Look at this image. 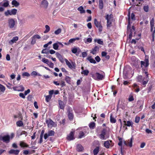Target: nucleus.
I'll return each instance as SVG.
<instances>
[{"mask_svg":"<svg viewBox=\"0 0 155 155\" xmlns=\"http://www.w3.org/2000/svg\"><path fill=\"white\" fill-rule=\"evenodd\" d=\"M54 131L52 130L49 131L48 133H45L44 135V138L46 140L49 136H53L54 134Z\"/></svg>","mask_w":155,"mask_h":155,"instance_id":"9","label":"nucleus"},{"mask_svg":"<svg viewBox=\"0 0 155 155\" xmlns=\"http://www.w3.org/2000/svg\"><path fill=\"white\" fill-rule=\"evenodd\" d=\"M23 76H26L27 77H29L30 76V74L29 73L27 72H25L22 74Z\"/></svg>","mask_w":155,"mask_h":155,"instance_id":"57","label":"nucleus"},{"mask_svg":"<svg viewBox=\"0 0 155 155\" xmlns=\"http://www.w3.org/2000/svg\"><path fill=\"white\" fill-rule=\"evenodd\" d=\"M48 5V2L47 0H43L41 3V7L45 9L47 8Z\"/></svg>","mask_w":155,"mask_h":155,"instance_id":"11","label":"nucleus"},{"mask_svg":"<svg viewBox=\"0 0 155 155\" xmlns=\"http://www.w3.org/2000/svg\"><path fill=\"white\" fill-rule=\"evenodd\" d=\"M95 42H97V43L100 45H103V42L102 41H101L100 39H95L94 40Z\"/></svg>","mask_w":155,"mask_h":155,"instance_id":"41","label":"nucleus"},{"mask_svg":"<svg viewBox=\"0 0 155 155\" xmlns=\"http://www.w3.org/2000/svg\"><path fill=\"white\" fill-rule=\"evenodd\" d=\"M52 41H50L44 45V47L45 48H46L48 47V46L49 45H51L52 44Z\"/></svg>","mask_w":155,"mask_h":155,"instance_id":"56","label":"nucleus"},{"mask_svg":"<svg viewBox=\"0 0 155 155\" xmlns=\"http://www.w3.org/2000/svg\"><path fill=\"white\" fill-rule=\"evenodd\" d=\"M18 40V37L17 36L14 37L12 38V39L9 41V43L10 44L12 45L13 43L17 41Z\"/></svg>","mask_w":155,"mask_h":155,"instance_id":"18","label":"nucleus"},{"mask_svg":"<svg viewBox=\"0 0 155 155\" xmlns=\"http://www.w3.org/2000/svg\"><path fill=\"white\" fill-rule=\"evenodd\" d=\"M110 122L112 123H115L116 122V120L115 118L113 117L112 114H111L110 116Z\"/></svg>","mask_w":155,"mask_h":155,"instance_id":"34","label":"nucleus"},{"mask_svg":"<svg viewBox=\"0 0 155 155\" xmlns=\"http://www.w3.org/2000/svg\"><path fill=\"white\" fill-rule=\"evenodd\" d=\"M52 41H50L44 45V47L45 48H46L48 47V46L49 45H51L52 44Z\"/></svg>","mask_w":155,"mask_h":155,"instance_id":"55","label":"nucleus"},{"mask_svg":"<svg viewBox=\"0 0 155 155\" xmlns=\"http://www.w3.org/2000/svg\"><path fill=\"white\" fill-rule=\"evenodd\" d=\"M5 2L3 3L2 2L0 3V5L2 6L5 7H7L9 5L8 1L7 0H5Z\"/></svg>","mask_w":155,"mask_h":155,"instance_id":"20","label":"nucleus"},{"mask_svg":"<svg viewBox=\"0 0 155 155\" xmlns=\"http://www.w3.org/2000/svg\"><path fill=\"white\" fill-rule=\"evenodd\" d=\"M20 146L22 148L28 147V145L27 143L23 141L20 142Z\"/></svg>","mask_w":155,"mask_h":155,"instance_id":"23","label":"nucleus"},{"mask_svg":"<svg viewBox=\"0 0 155 155\" xmlns=\"http://www.w3.org/2000/svg\"><path fill=\"white\" fill-rule=\"evenodd\" d=\"M81 51L80 49L78 48H73L72 50V52L74 54H76V55H78Z\"/></svg>","mask_w":155,"mask_h":155,"instance_id":"16","label":"nucleus"},{"mask_svg":"<svg viewBox=\"0 0 155 155\" xmlns=\"http://www.w3.org/2000/svg\"><path fill=\"white\" fill-rule=\"evenodd\" d=\"M65 80L67 83L69 84H71V78L69 76H66L65 78Z\"/></svg>","mask_w":155,"mask_h":155,"instance_id":"37","label":"nucleus"},{"mask_svg":"<svg viewBox=\"0 0 155 155\" xmlns=\"http://www.w3.org/2000/svg\"><path fill=\"white\" fill-rule=\"evenodd\" d=\"M65 61L66 64L68 66L69 68L71 69H75V64L74 63L72 62L71 64L66 59H65Z\"/></svg>","mask_w":155,"mask_h":155,"instance_id":"6","label":"nucleus"},{"mask_svg":"<svg viewBox=\"0 0 155 155\" xmlns=\"http://www.w3.org/2000/svg\"><path fill=\"white\" fill-rule=\"evenodd\" d=\"M124 125L128 127H130L132 125V122L130 121H126L125 120L124 121Z\"/></svg>","mask_w":155,"mask_h":155,"instance_id":"22","label":"nucleus"},{"mask_svg":"<svg viewBox=\"0 0 155 155\" xmlns=\"http://www.w3.org/2000/svg\"><path fill=\"white\" fill-rule=\"evenodd\" d=\"M41 53L43 54H48L49 53V51L47 48H45L42 50Z\"/></svg>","mask_w":155,"mask_h":155,"instance_id":"51","label":"nucleus"},{"mask_svg":"<svg viewBox=\"0 0 155 155\" xmlns=\"http://www.w3.org/2000/svg\"><path fill=\"white\" fill-rule=\"evenodd\" d=\"M5 90V87L0 84V90L2 92H4Z\"/></svg>","mask_w":155,"mask_h":155,"instance_id":"46","label":"nucleus"},{"mask_svg":"<svg viewBox=\"0 0 155 155\" xmlns=\"http://www.w3.org/2000/svg\"><path fill=\"white\" fill-rule=\"evenodd\" d=\"M98 5L100 9L101 10L103 8L104 5L102 0H99Z\"/></svg>","mask_w":155,"mask_h":155,"instance_id":"25","label":"nucleus"},{"mask_svg":"<svg viewBox=\"0 0 155 155\" xmlns=\"http://www.w3.org/2000/svg\"><path fill=\"white\" fill-rule=\"evenodd\" d=\"M19 96L22 98L24 99L25 98V94L22 93H21L19 94Z\"/></svg>","mask_w":155,"mask_h":155,"instance_id":"59","label":"nucleus"},{"mask_svg":"<svg viewBox=\"0 0 155 155\" xmlns=\"http://www.w3.org/2000/svg\"><path fill=\"white\" fill-rule=\"evenodd\" d=\"M105 18L107 21V20H109V21H112L113 15L112 14H110V15H107L106 16Z\"/></svg>","mask_w":155,"mask_h":155,"instance_id":"29","label":"nucleus"},{"mask_svg":"<svg viewBox=\"0 0 155 155\" xmlns=\"http://www.w3.org/2000/svg\"><path fill=\"white\" fill-rule=\"evenodd\" d=\"M150 26H154V19L153 18H152L150 21Z\"/></svg>","mask_w":155,"mask_h":155,"instance_id":"53","label":"nucleus"},{"mask_svg":"<svg viewBox=\"0 0 155 155\" xmlns=\"http://www.w3.org/2000/svg\"><path fill=\"white\" fill-rule=\"evenodd\" d=\"M135 15L134 13H132L131 15V18L132 20H135Z\"/></svg>","mask_w":155,"mask_h":155,"instance_id":"62","label":"nucleus"},{"mask_svg":"<svg viewBox=\"0 0 155 155\" xmlns=\"http://www.w3.org/2000/svg\"><path fill=\"white\" fill-rule=\"evenodd\" d=\"M19 152L20 150H15L12 149L8 151V153L10 154H14L15 155H18Z\"/></svg>","mask_w":155,"mask_h":155,"instance_id":"14","label":"nucleus"},{"mask_svg":"<svg viewBox=\"0 0 155 155\" xmlns=\"http://www.w3.org/2000/svg\"><path fill=\"white\" fill-rule=\"evenodd\" d=\"M91 77L96 80H102L104 79V75L97 72L94 74L91 73Z\"/></svg>","mask_w":155,"mask_h":155,"instance_id":"1","label":"nucleus"},{"mask_svg":"<svg viewBox=\"0 0 155 155\" xmlns=\"http://www.w3.org/2000/svg\"><path fill=\"white\" fill-rule=\"evenodd\" d=\"M89 72V71L87 70H85L83 71H82L81 72L82 74H83L84 75L87 76Z\"/></svg>","mask_w":155,"mask_h":155,"instance_id":"36","label":"nucleus"},{"mask_svg":"<svg viewBox=\"0 0 155 155\" xmlns=\"http://www.w3.org/2000/svg\"><path fill=\"white\" fill-rule=\"evenodd\" d=\"M31 76L34 77H35L36 75H39V74H38V73L37 72L35 71H33L31 73Z\"/></svg>","mask_w":155,"mask_h":155,"instance_id":"43","label":"nucleus"},{"mask_svg":"<svg viewBox=\"0 0 155 155\" xmlns=\"http://www.w3.org/2000/svg\"><path fill=\"white\" fill-rule=\"evenodd\" d=\"M106 132V129H103L101 131V134L104 135H105Z\"/></svg>","mask_w":155,"mask_h":155,"instance_id":"64","label":"nucleus"},{"mask_svg":"<svg viewBox=\"0 0 155 155\" xmlns=\"http://www.w3.org/2000/svg\"><path fill=\"white\" fill-rule=\"evenodd\" d=\"M144 61H141L140 62L142 67L143 66H144L145 67H147L149 65V61L148 59H145Z\"/></svg>","mask_w":155,"mask_h":155,"instance_id":"13","label":"nucleus"},{"mask_svg":"<svg viewBox=\"0 0 155 155\" xmlns=\"http://www.w3.org/2000/svg\"><path fill=\"white\" fill-rule=\"evenodd\" d=\"M128 24L127 26V33H129V39H131L132 38L133 30L131 28V27H130V17L129 15H128Z\"/></svg>","mask_w":155,"mask_h":155,"instance_id":"4","label":"nucleus"},{"mask_svg":"<svg viewBox=\"0 0 155 155\" xmlns=\"http://www.w3.org/2000/svg\"><path fill=\"white\" fill-rule=\"evenodd\" d=\"M10 136L8 135H5L3 136H0V140L6 143H8L10 141Z\"/></svg>","mask_w":155,"mask_h":155,"instance_id":"5","label":"nucleus"},{"mask_svg":"<svg viewBox=\"0 0 155 155\" xmlns=\"http://www.w3.org/2000/svg\"><path fill=\"white\" fill-rule=\"evenodd\" d=\"M42 61L43 62L47 64H48L49 62L48 60L46 59L45 58H42Z\"/></svg>","mask_w":155,"mask_h":155,"instance_id":"50","label":"nucleus"},{"mask_svg":"<svg viewBox=\"0 0 155 155\" xmlns=\"http://www.w3.org/2000/svg\"><path fill=\"white\" fill-rule=\"evenodd\" d=\"M112 21H109V20H107V27L110 28L111 26Z\"/></svg>","mask_w":155,"mask_h":155,"instance_id":"40","label":"nucleus"},{"mask_svg":"<svg viewBox=\"0 0 155 155\" xmlns=\"http://www.w3.org/2000/svg\"><path fill=\"white\" fill-rule=\"evenodd\" d=\"M137 81L139 82H141L142 80V76L141 75H138L137 77Z\"/></svg>","mask_w":155,"mask_h":155,"instance_id":"47","label":"nucleus"},{"mask_svg":"<svg viewBox=\"0 0 155 155\" xmlns=\"http://www.w3.org/2000/svg\"><path fill=\"white\" fill-rule=\"evenodd\" d=\"M52 97V96H51L50 95H47L46 97V98L45 100L46 101L48 102L51 99V98Z\"/></svg>","mask_w":155,"mask_h":155,"instance_id":"48","label":"nucleus"},{"mask_svg":"<svg viewBox=\"0 0 155 155\" xmlns=\"http://www.w3.org/2000/svg\"><path fill=\"white\" fill-rule=\"evenodd\" d=\"M46 123L49 127L51 128L52 127H55L56 125V124L51 119L46 120Z\"/></svg>","mask_w":155,"mask_h":155,"instance_id":"7","label":"nucleus"},{"mask_svg":"<svg viewBox=\"0 0 155 155\" xmlns=\"http://www.w3.org/2000/svg\"><path fill=\"white\" fill-rule=\"evenodd\" d=\"M87 59L91 63L95 64L96 63V61L93 58H92V56H89L87 58Z\"/></svg>","mask_w":155,"mask_h":155,"instance_id":"19","label":"nucleus"},{"mask_svg":"<svg viewBox=\"0 0 155 155\" xmlns=\"http://www.w3.org/2000/svg\"><path fill=\"white\" fill-rule=\"evenodd\" d=\"M58 103L60 108L61 109L63 110L64 108V102L61 100L58 101Z\"/></svg>","mask_w":155,"mask_h":155,"instance_id":"21","label":"nucleus"},{"mask_svg":"<svg viewBox=\"0 0 155 155\" xmlns=\"http://www.w3.org/2000/svg\"><path fill=\"white\" fill-rule=\"evenodd\" d=\"M89 126L90 129H94L95 128V124L94 122H92L89 124Z\"/></svg>","mask_w":155,"mask_h":155,"instance_id":"35","label":"nucleus"},{"mask_svg":"<svg viewBox=\"0 0 155 155\" xmlns=\"http://www.w3.org/2000/svg\"><path fill=\"white\" fill-rule=\"evenodd\" d=\"M61 32V29L60 28H58L57 30L55 31L54 32V33L56 35H58L60 34Z\"/></svg>","mask_w":155,"mask_h":155,"instance_id":"52","label":"nucleus"},{"mask_svg":"<svg viewBox=\"0 0 155 155\" xmlns=\"http://www.w3.org/2000/svg\"><path fill=\"white\" fill-rule=\"evenodd\" d=\"M58 44V43H55L53 44V48L54 50H57L58 49L59 47Z\"/></svg>","mask_w":155,"mask_h":155,"instance_id":"38","label":"nucleus"},{"mask_svg":"<svg viewBox=\"0 0 155 155\" xmlns=\"http://www.w3.org/2000/svg\"><path fill=\"white\" fill-rule=\"evenodd\" d=\"M45 28H46L45 30L44 31L45 33H48L50 30V28L49 26L48 25H46L45 26Z\"/></svg>","mask_w":155,"mask_h":155,"instance_id":"42","label":"nucleus"},{"mask_svg":"<svg viewBox=\"0 0 155 155\" xmlns=\"http://www.w3.org/2000/svg\"><path fill=\"white\" fill-rule=\"evenodd\" d=\"M133 139V137L132 136L130 140H128L127 142L124 141V144L126 146H129L130 147H131L132 146V143Z\"/></svg>","mask_w":155,"mask_h":155,"instance_id":"8","label":"nucleus"},{"mask_svg":"<svg viewBox=\"0 0 155 155\" xmlns=\"http://www.w3.org/2000/svg\"><path fill=\"white\" fill-rule=\"evenodd\" d=\"M56 57L59 59L60 61L61 62H63V58L61 55L58 52H57L56 54Z\"/></svg>","mask_w":155,"mask_h":155,"instance_id":"24","label":"nucleus"},{"mask_svg":"<svg viewBox=\"0 0 155 155\" xmlns=\"http://www.w3.org/2000/svg\"><path fill=\"white\" fill-rule=\"evenodd\" d=\"M99 151V148L97 147L93 150V153L94 155H96Z\"/></svg>","mask_w":155,"mask_h":155,"instance_id":"39","label":"nucleus"},{"mask_svg":"<svg viewBox=\"0 0 155 155\" xmlns=\"http://www.w3.org/2000/svg\"><path fill=\"white\" fill-rule=\"evenodd\" d=\"M12 5H14L15 7H17L19 5V3L16 0H13L12 2Z\"/></svg>","mask_w":155,"mask_h":155,"instance_id":"27","label":"nucleus"},{"mask_svg":"<svg viewBox=\"0 0 155 155\" xmlns=\"http://www.w3.org/2000/svg\"><path fill=\"white\" fill-rule=\"evenodd\" d=\"M95 59L96 61L98 62H99L101 60V58L98 56H97L95 57Z\"/></svg>","mask_w":155,"mask_h":155,"instance_id":"63","label":"nucleus"},{"mask_svg":"<svg viewBox=\"0 0 155 155\" xmlns=\"http://www.w3.org/2000/svg\"><path fill=\"white\" fill-rule=\"evenodd\" d=\"M36 38L39 39V35H34L32 37V40L31 42V44L33 45L35 43Z\"/></svg>","mask_w":155,"mask_h":155,"instance_id":"17","label":"nucleus"},{"mask_svg":"<svg viewBox=\"0 0 155 155\" xmlns=\"http://www.w3.org/2000/svg\"><path fill=\"white\" fill-rule=\"evenodd\" d=\"M110 142H111V141H106L104 143V147L107 148H108L109 147L110 145Z\"/></svg>","mask_w":155,"mask_h":155,"instance_id":"28","label":"nucleus"},{"mask_svg":"<svg viewBox=\"0 0 155 155\" xmlns=\"http://www.w3.org/2000/svg\"><path fill=\"white\" fill-rule=\"evenodd\" d=\"M94 24L97 27H98L100 25H101V22H98L96 18L94 19Z\"/></svg>","mask_w":155,"mask_h":155,"instance_id":"30","label":"nucleus"},{"mask_svg":"<svg viewBox=\"0 0 155 155\" xmlns=\"http://www.w3.org/2000/svg\"><path fill=\"white\" fill-rule=\"evenodd\" d=\"M140 117H139L136 116L135 117V122L136 123H138L140 120Z\"/></svg>","mask_w":155,"mask_h":155,"instance_id":"61","label":"nucleus"},{"mask_svg":"<svg viewBox=\"0 0 155 155\" xmlns=\"http://www.w3.org/2000/svg\"><path fill=\"white\" fill-rule=\"evenodd\" d=\"M122 141H119V142L118 143V145L121 147V153L122 154Z\"/></svg>","mask_w":155,"mask_h":155,"instance_id":"58","label":"nucleus"},{"mask_svg":"<svg viewBox=\"0 0 155 155\" xmlns=\"http://www.w3.org/2000/svg\"><path fill=\"white\" fill-rule=\"evenodd\" d=\"M16 124L17 126L21 127L23 125V122L22 120H18L16 123Z\"/></svg>","mask_w":155,"mask_h":155,"instance_id":"33","label":"nucleus"},{"mask_svg":"<svg viewBox=\"0 0 155 155\" xmlns=\"http://www.w3.org/2000/svg\"><path fill=\"white\" fill-rule=\"evenodd\" d=\"M99 48L97 46H95V47L92 49L90 51V53L93 54H96L97 51H98Z\"/></svg>","mask_w":155,"mask_h":155,"instance_id":"15","label":"nucleus"},{"mask_svg":"<svg viewBox=\"0 0 155 155\" xmlns=\"http://www.w3.org/2000/svg\"><path fill=\"white\" fill-rule=\"evenodd\" d=\"M78 10L80 11L81 14L84 13L85 12V11L84 9L82 6H80L78 8Z\"/></svg>","mask_w":155,"mask_h":155,"instance_id":"32","label":"nucleus"},{"mask_svg":"<svg viewBox=\"0 0 155 155\" xmlns=\"http://www.w3.org/2000/svg\"><path fill=\"white\" fill-rule=\"evenodd\" d=\"M17 12V10L15 8L12 9L11 10H8L7 11L5 12L4 14L5 16H7L8 15H15Z\"/></svg>","mask_w":155,"mask_h":155,"instance_id":"3","label":"nucleus"},{"mask_svg":"<svg viewBox=\"0 0 155 155\" xmlns=\"http://www.w3.org/2000/svg\"><path fill=\"white\" fill-rule=\"evenodd\" d=\"M86 40V41H85V39H84V42L86 43H87V42L90 43L92 41V39L91 38H88L87 39L85 38Z\"/></svg>","mask_w":155,"mask_h":155,"instance_id":"44","label":"nucleus"},{"mask_svg":"<svg viewBox=\"0 0 155 155\" xmlns=\"http://www.w3.org/2000/svg\"><path fill=\"white\" fill-rule=\"evenodd\" d=\"M84 134L82 131H81L79 133V136L78 138H81L82 137H84Z\"/></svg>","mask_w":155,"mask_h":155,"instance_id":"45","label":"nucleus"},{"mask_svg":"<svg viewBox=\"0 0 155 155\" xmlns=\"http://www.w3.org/2000/svg\"><path fill=\"white\" fill-rule=\"evenodd\" d=\"M143 9L145 12H147L148 11L149 9V7L148 5L144 6Z\"/></svg>","mask_w":155,"mask_h":155,"instance_id":"54","label":"nucleus"},{"mask_svg":"<svg viewBox=\"0 0 155 155\" xmlns=\"http://www.w3.org/2000/svg\"><path fill=\"white\" fill-rule=\"evenodd\" d=\"M68 117L70 120H72L73 119V114L72 113H71L70 111H68Z\"/></svg>","mask_w":155,"mask_h":155,"instance_id":"31","label":"nucleus"},{"mask_svg":"<svg viewBox=\"0 0 155 155\" xmlns=\"http://www.w3.org/2000/svg\"><path fill=\"white\" fill-rule=\"evenodd\" d=\"M134 100V98L132 95H130L129 96L128 98V101H131Z\"/></svg>","mask_w":155,"mask_h":155,"instance_id":"60","label":"nucleus"},{"mask_svg":"<svg viewBox=\"0 0 155 155\" xmlns=\"http://www.w3.org/2000/svg\"><path fill=\"white\" fill-rule=\"evenodd\" d=\"M8 27L12 29L15 27L16 26L15 21L12 18H9L8 20Z\"/></svg>","mask_w":155,"mask_h":155,"instance_id":"2","label":"nucleus"},{"mask_svg":"<svg viewBox=\"0 0 155 155\" xmlns=\"http://www.w3.org/2000/svg\"><path fill=\"white\" fill-rule=\"evenodd\" d=\"M13 89L15 91H23L24 90V87L23 85H20L19 87L16 86L13 87Z\"/></svg>","mask_w":155,"mask_h":155,"instance_id":"10","label":"nucleus"},{"mask_svg":"<svg viewBox=\"0 0 155 155\" xmlns=\"http://www.w3.org/2000/svg\"><path fill=\"white\" fill-rule=\"evenodd\" d=\"M47 64L51 68H54V64L51 61H49Z\"/></svg>","mask_w":155,"mask_h":155,"instance_id":"49","label":"nucleus"},{"mask_svg":"<svg viewBox=\"0 0 155 155\" xmlns=\"http://www.w3.org/2000/svg\"><path fill=\"white\" fill-rule=\"evenodd\" d=\"M83 149V147L80 144H78L77 146L76 150L78 151H81Z\"/></svg>","mask_w":155,"mask_h":155,"instance_id":"26","label":"nucleus"},{"mask_svg":"<svg viewBox=\"0 0 155 155\" xmlns=\"http://www.w3.org/2000/svg\"><path fill=\"white\" fill-rule=\"evenodd\" d=\"M74 132L71 131L70 133L68 135L67 138L68 140H71L74 139Z\"/></svg>","mask_w":155,"mask_h":155,"instance_id":"12","label":"nucleus"}]
</instances>
